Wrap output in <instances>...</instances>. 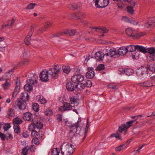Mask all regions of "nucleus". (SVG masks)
Instances as JSON below:
<instances>
[{"mask_svg":"<svg viewBox=\"0 0 155 155\" xmlns=\"http://www.w3.org/2000/svg\"><path fill=\"white\" fill-rule=\"evenodd\" d=\"M60 69L59 65H54L53 68L50 69L48 71L43 70L39 75L40 79L43 82H46L49 80L48 75L52 79H55L58 78Z\"/></svg>","mask_w":155,"mask_h":155,"instance_id":"obj_1","label":"nucleus"},{"mask_svg":"<svg viewBox=\"0 0 155 155\" xmlns=\"http://www.w3.org/2000/svg\"><path fill=\"white\" fill-rule=\"evenodd\" d=\"M29 98V96L26 92H22L21 93L20 98L16 101V103L17 105L20 109L24 110L26 106V102Z\"/></svg>","mask_w":155,"mask_h":155,"instance_id":"obj_2","label":"nucleus"},{"mask_svg":"<svg viewBox=\"0 0 155 155\" xmlns=\"http://www.w3.org/2000/svg\"><path fill=\"white\" fill-rule=\"evenodd\" d=\"M81 121V118L79 117L76 123L69 126L70 132L69 135L71 137L81 135V128L79 127V123Z\"/></svg>","mask_w":155,"mask_h":155,"instance_id":"obj_3","label":"nucleus"},{"mask_svg":"<svg viewBox=\"0 0 155 155\" xmlns=\"http://www.w3.org/2000/svg\"><path fill=\"white\" fill-rule=\"evenodd\" d=\"M74 146L71 144H67L64 148L61 149V153L63 155H71L74 152Z\"/></svg>","mask_w":155,"mask_h":155,"instance_id":"obj_4","label":"nucleus"},{"mask_svg":"<svg viewBox=\"0 0 155 155\" xmlns=\"http://www.w3.org/2000/svg\"><path fill=\"white\" fill-rule=\"evenodd\" d=\"M109 2V0H96L94 1L96 8H103L106 7Z\"/></svg>","mask_w":155,"mask_h":155,"instance_id":"obj_5","label":"nucleus"},{"mask_svg":"<svg viewBox=\"0 0 155 155\" xmlns=\"http://www.w3.org/2000/svg\"><path fill=\"white\" fill-rule=\"evenodd\" d=\"M138 85L140 86L146 87H149L153 85H155V77H152L151 78V80L146 81L139 83Z\"/></svg>","mask_w":155,"mask_h":155,"instance_id":"obj_6","label":"nucleus"},{"mask_svg":"<svg viewBox=\"0 0 155 155\" xmlns=\"http://www.w3.org/2000/svg\"><path fill=\"white\" fill-rule=\"evenodd\" d=\"M15 79L16 80V86L12 97V100L16 98L20 89V83L19 81L18 80V78H16Z\"/></svg>","mask_w":155,"mask_h":155,"instance_id":"obj_7","label":"nucleus"},{"mask_svg":"<svg viewBox=\"0 0 155 155\" xmlns=\"http://www.w3.org/2000/svg\"><path fill=\"white\" fill-rule=\"evenodd\" d=\"M135 121L134 120H131L127 122L126 124H122L119 127L118 131L120 132H122L123 131L126 130L132 125L133 123Z\"/></svg>","mask_w":155,"mask_h":155,"instance_id":"obj_8","label":"nucleus"},{"mask_svg":"<svg viewBox=\"0 0 155 155\" xmlns=\"http://www.w3.org/2000/svg\"><path fill=\"white\" fill-rule=\"evenodd\" d=\"M84 77V76L78 74L73 76L71 78L72 81L75 83H81L80 82L83 81Z\"/></svg>","mask_w":155,"mask_h":155,"instance_id":"obj_9","label":"nucleus"},{"mask_svg":"<svg viewBox=\"0 0 155 155\" xmlns=\"http://www.w3.org/2000/svg\"><path fill=\"white\" fill-rule=\"evenodd\" d=\"M144 26L147 28H152L155 27V19L153 18H150L147 22L145 24Z\"/></svg>","mask_w":155,"mask_h":155,"instance_id":"obj_10","label":"nucleus"},{"mask_svg":"<svg viewBox=\"0 0 155 155\" xmlns=\"http://www.w3.org/2000/svg\"><path fill=\"white\" fill-rule=\"evenodd\" d=\"M94 68H89L88 71L86 74V76L87 78L90 79L92 78L94 76L95 73L94 71Z\"/></svg>","mask_w":155,"mask_h":155,"instance_id":"obj_11","label":"nucleus"},{"mask_svg":"<svg viewBox=\"0 0 155 155\" xmlns=\"http://www.w3.org/2000/svg\"><path fill=\"white\" fill-rule=\"evenodd\" d=\"M72 106L69 103L65 102L62 107H60L59 109V110L61 112L62 111L63 109L64 111L69 110L71 109Z\"/></svg>","mask_w":155,"mask_h":155,"instance_id":"obj_12","label":"nucleus"},{"mask_svg":"<svg viewBox=\"0 0 155 155\" xmlns=\"http://www.w3.org/2000/svg\"><path fill=\"white\" fill-rule=\"evenodd\" d=\"M32 27L31 26V28ZM33 31L34 30L33 29L31 28L30 31L28 35L25 38V42L27 45H29L30 44V41L31 39V36L32 34V33L33 32Z\"/></svg>","mask_w":155,"mask_h":155,"instance_id":"obj_13","label":"nucleus"},{"mask_svg":"<svg viewBox=\"0 0 155 155\" xmlns=\"http://www.w3.org/2000/svg\"><path fill=\"white\" fill-rule=\"evenodd\" d=\"M119 71L122 74H125L126 75L130 76L134 72L133 70L131 69H120Z\"/></svg>","mask_w":155,"mask_h":155,"instance_id":"obj_14","label":"nucleus"},{"mask_svg":"<svg viewBox=\"0 0 155 155\" xmlns=\"http://www.w3.org/2000/svg\"><path fill=\"white\" fill-rule=\"evenodd\" d=\"M32 114L29 112L24 113L22 117L23 119L25 120L31 121L32 119Z\"/></svg>","mask_w":155,"mask_h":155,"instance_id":"obj_15","label":"nucleus"},{"mask_svg":"<svg viewBox=\"0 0 155 155\" xmlns=\"http://www.w3.org/2000/svg\"><path fill=\"white\" fill-rule=\"evenodd\" d=\"M43 135V133L42 131L39 130L38 132L35 130L31 133V135L35 137L41 138Z\"/></svg>","mask_w":155,"mask_h":155,"instance_id":"obj_16","label":"nucleus"},{"mask_svg":"<svg viewBox=\"0 0 155 155\" xmlns=\"http://www.w3.org/2000/svg\"><path fill=\"white\" fill-rule=\"evenodd\" d=\"M96 59L99 61H101L104 57V54L101 51H98L96 52L95 54Z\"/></svg>","mask_w":155,"mask_h":155,"instance_id":"obj_17","label":"nucleus"},{"mask_svg":"<svg viewBox=\"0 0 155 155\" xmlns=\"http://www.w3.org/2000/svg\"><path fill=\"white\" fill-rule=\"evenodd\" d=\"M81 6V4L80 2H76L72 4H70L68 6L70 8H72L75 9L79 8Z\"/></svg>","mask_w":155,"mask_h":155,"instance_id":"obj_18","label":"nucleus"},{"mask_svg":"<svg viewBox=\"0 0 155 155\" xmlns=\"http://www.w3.org/2000/svg\"><path fill=\"white\" fill-rule=\"evenodd\" d=\"M84 85L82 83H78L75 86V89L76 91H81L84 88Z\"/></svg>","mask_w":155,"mask_h":155,"instance_id":"obj_19","label":"nucleus"},{"mask_svg":"<svg viewBox=\"0 0 155 155\" xmlns=\"http://www.w3.org/2000/svg\"><path fill=\"white\" fill-rule=\"evenodd\" d=\"M118 53L119 55H124L127 52V48L124 47H122L120 48L117 50Z\"/></svg>","mask_w":155,"mask_h":155,"instance_id":"obj_20","label":"nucleus"},{"mask_svg":"<svg viewBox=\"0 0 155 155\" xmlns=\"http://www.w3.org/2000/svg\"><path fill=\"white\" fill-rule=\"evenodd\" d=\"M36 118H35L34 119L35 121V128L38 129V130L41 129L43 126V124L40 121H38V120H36Z\"/></svg>","mask_w":155,"mask_h":155,"instance_id":"obj_21","label":"nucleus"},{"mask_svg":"<svg viewBox=\"0 0 155 155\" xmlns=\"http://www.w3.org/2000/svg\"><path fill=\"white\" fill-rule=\"evenodd\" d=\"M66 87L67 90L70 91H72L75 88L74 84L71 82H69L67 83Z\"/></svg>","mask_w":155,"mask_h":155,"instance_id":"obj_22","label":"nucleus"},{"mask_svg":"<svg viewBox=\"0 0 155 155\" xmlns=\"http://www.w3.org/2000/svg\"><path fill=\"white\" fill-rule=\"evenodd\" d=\"M63 34H68L70 35H73L75 34V31L73 29H68L65 30L63 31Z\"/></svg>","mask_w":155,"mask_h":155,"instance_id":"obj_23","label":"nucleus"},{"mask_svg":"<svg viewBox=\"0 0 155 155\" xmlns=\"http://www.w3.org/2000/svg\"><path fill=\"white\" fill-rule=\"evenodd\" d=\"M118 1L117 6L119 9H122L127 7V5L124 2L120 1H118Z\"/></svg>","mask_w":155,"mask_h":155,"instance_id":"obj_24","label":"nucleus"},{"mask_svg":"<svg viewBox=\"0 0 155 155\" xmlns=\"http://www.w3.org/2000/svg\"><path fill=\"white\" fill-rule=\"evenodd\" d=\"M139 72H141V75L144 77H146L147 75H148V69L146 68H141Z\"/></svg>","mask_w":155,"mask_h":155,"instance_id":"obj_25","label":"nucleus"},{"mask_svg":"<svg viewBox=\"0 0 155 155\" xmlns=\"http://www.w3.org/2000/svg\"><path fill=\"white\" fill-rule=\"evenodd\" d=\"M22 122V121L21 119L18 117L14 118L13 120L14 125H19V124H21Z\"/></svg>","mask_w":155,"mask_h":155,"instance_id":"obj_26","label":"nucleus"},{"mask_svg":"<svg viewBox=\"0 0 155 155\" xmlns=\"http://www.w3.org/2000/svg\"><path fill=\"white\" fill-rule=\"evenodd\" d=\"M28 79H30L33 81H37L38 76L35 73H31L28 76Z\"/></svg>","mask_w":155,"mask_h":155,"instance_id":"obj_27","label":"nucleus"},{"mask_svg":"<svg viewBox=\"0 0 155 155\" xmlns=\"http://www.w3.org/2000/svg\"><path fill=\"white\" fill-rule=\"evenodd\" d=\"M127 51L133 52L136 50V45H130L127 46L126 47Z\"/></svg>","mask_w":155,"mask_h":155,"instance_id":"obj_28","label":"nucleus"},{"mask_svg":"<svg viewBox=\"0 0 155 155\" xmlns=\"http://www.w3.org/2000/svg\"><path fill=\"white\" fill-rule=\"evenodd\" d=\"M146 33L144 32H140L135 34H134L133 37L138 39L145 35Z\"/></svg>","mask_w":155,"mask_h":155,"instance_id":"obj_29","label":"nucleus"},{"mask_svg":"<svg viewBox=\"0 0 155 155\" xmlns=\"http://www.w3.org/2000/svg\"><path fill=\"white\" fill-rule=\"evenodd\" d=\"M37 98L38 99V101L41 104H45L47 102V101L43 96L39 95L37 96Z\"/></svg>","mask_w":155,"mask_h":155,"instance_id":"obj_30","label":"nucleus"},{"mask_svg":"<svg viewBox=\"0 0 155 155\" xmlns=\"http://www.w3.org/2000/svg\"><path fill=\"white\" fill-rule=\"evenodd\" d=\"M95 29V31L97 32H99L100 31H103L104 33H107L108 31L107 29L104 27H101L97 28H92V29Z\"/></svg>","mask_w":155,"mask_h":155,"instance_id":"obj_31","label":"nucleus"},{"mask_svg":"<svg viewBox=\"0 0 155 155\" xmlns=\"http://www.w3.org/2000/svg\"><path fill=\"white\" fill-rule=\"evenodd\" d=\"M118 54V51L114 49H110V57H114L116 55Z\"/></svg>","mask_w":155,"mask_h":155,"instance_id":"obj_32","label":"nucleus"},{"mask_svg":"<svg viewBox=\"0 0 155 155\" xmlns=\"http://www.w3.org/2000/svg\"><path fill=\"white\" fill-rule=\"evenodd\" d=\"M24 89L25 90L27 91L30 92L33 90V87L32 86L27 83L25 85L24 87Z\"/></svg>","mask_w":155,"mask_h":155,"instance_id":"obj_33","label":"nucleus"},{"mask_svg":"<svg viewBox=\"0 0 155 155\" xmlns=\"http://www.w3.org/2000/svg\"><path fill=\"white\" fill-rule=\"evenodd\" d=\"M125 31L126 33L128 36L133 37L134 33V31L132 29L130 28H127Z\"/></svg>","mask_w":155,"mask_h":155,"instance_id":"obj_34","label":"nucleus"},{"mask_svg":"<svg viewBox=\"0 0 155 155\" xmlns=\"http://www.w3.org/2000/svg\"><path fill=\"white\" fill-rule=\"evenodd\" d=\"M146 52L150 54H154L155 53V48L153 47H150L147 48Z\"/></svg>","mask_w":155,"mask_h":155,"instance_id":"obj_35","label":"nucleus"},{"mask_svg":"<svg viewBox=\"0 0 155 155\" xmlns=\"http://www.w3.org/2000/svg\"><path fill=\"white\" fill-rule=\"evenodd\" d=\"M32 122L28 126V130L30 131H31V132H32L33 131H34V129H36L34 124L35 121L34 119L32 120Z\"/></svg>","mask_w":155,"mask_h":155,"instance_id":"obj_36","label":"nucleus"},{"mask_svg":"<svg viewBox=\"0 0 155 155\" xmlns=\"http://www.w3.org/2000/svg\"><path fill=\"white\" fill-rule=\"evenodd\" d=\"M77 18L80 19L84 18L86 15L84 13L81 12H76Z\"/></svg>","mask_w":155,"mask_h":155,"instance_id":"obj_37","label":"nucleus"},{"mask_svg":"<svg viewBox=\"0 0 155 155\" xmlns=\"http://www.w3.org/2000/svg\"><path fill=\"white\" fill-rule=\"evenodd\" d=\"M136 50L144 53H146L147 51V49H146L144 47L138 45H136Z\"/></svg>","mask_w":155,"mask_h":155,"instance_id":"obj_38","label":"nucleus"},{"mask_svg":"<svg viewBox=\"0 0 155 155\" xmlns=\"http://www.w3.org/2000/svg\"><path fill=\"white\" fill-rule=\"evenodd\" d=\"M10 86V80L6 79L5 83L3 84V87L4 89L8 88Z\"/></svg>","mask_w":155,"mask_h":155,"instance_id":"obj_39","label":"nucleus"},{"mask_svg":"<svg viewBox=\"0 0 155 155\" xmlns=\"http://www.w3.org/2000/svg\"><path fill=\"white\" fill-rule=\"evenodd\" d=\"M63 72L66 74H68L70 72L71 69L69 66H63L62 67Z\"/></svg>","mask_w":155,"mask_h":155,"instance_id":"obj_40","label":"nucleus"},{"mask_svg":"<svg viewBox=\"0 0 155 155\" xmlns=\"http://www.w3.org/2000/svg\"><path fill=\"white\" fill-rule=\"evenodd\" d=\"M33 109L35 112H38L39 110V107L38 104L37 103H34L32 104Z\"/></svg>","mask_w":155,"mask_h":155,"instance_id":"obj_41","label":"nucleus"},{"mask_svg":"<svg viewBox=\"0 0 155 155\" xmlns=\"http://www.w3.org/2000/svg\"><path fill=\"white\" fill-rule=\"evenodd\" d=\"M110 58L109 54L107 53L105 54H104V57H103V59L106 62H108L110 61Z\"/></svg>","mask_w":155,"mask_h":155,"instance_id":"obj_42","label":"nucleus"},{"mask_svg":"<svg viewBox=\"0 0 155 155\" xmlns=\"http://www.w3.org/2000/svg\"><path fill=\"white\" fill-rule=\"evenodd\" d=\"M89 126V120L88 119V118L87 120V124H86V125L85 130V134H84V138L83 140H84L85 139V137L86 136V134L88 131Z\"/></svg>","mask_w":155,"mask_h":155,"instance_id":"obj_43","label":"nucleus"},{"mask_svg":"<svg viewBox=\"0 0 155 155\" xmlns=\"http://www.w3.org/2000/svg\"><path fill=\"white\" fill-rule=\"evenodd\" d=\"M26 82L28 84H29L33 86L37 84V81H33V80H31V79H27L26 81Z\"/></svg>","mask_w":155,"mask_h":155,"instance_id":"obj_44","label":"nucleus"},{"mask_svg":"<svg viewBox=\"0 0 155 155\" xmlns=\"http://www.w3.org/2000/svg\"><path fill=\"white\" fill-rule=\"evenodd\" d=\"M13 128L15 133L19 134L20 132V129L19 125H14Z\"/></svg>","mask_w":155,"mask_h":155,"instance_id":"obj_45","label":"nucleus"},{"mask_svg":"<svg viewBox=\"0 0 155 155\" xmlns=\"http://www.w3.org/2000/svg\"><path fill=\"white\" fill-rule=\"evenodd\" d=\"M126 147V146H125V144H123L120 145L118 147H117L115 148V150L117 151H120L123 150L124 147Z\"/></svg>","mask_w":155,"mask_h":155,"instance_id":"obj_46","label":"nucleus"},{"mask_svg":"<svg viewBox=\"0 0 155 155\" xmlns=\"http://www.w3.org/2000/svg\"><path fill=\"white\" fill-rule=\"evenodd\" d=\"M36 4L34 3H31L29 4L26 7L27 9H33L36 5Z\"/></svg>","mask_w":155,"mask_h":155,"instance_id":"obj_47","label":"nucleus"},{"mask_svg":"<svg viewBox=\"0 0 155 155\" xmlns=\"http://www.w3.org/2000/svg\"><path fill=\"white\" fill-rule=\"evenodd\" d=\"M29 147L27 146L23 148L22 152V153L23 155H27L28 150H29Z\"/></svg>","mask_w":155,"mask_h":155,"instance_id":"obj_48","label":"nucleus"},{"mask_svg":"<svg viewBox=\"0 0 155 155\" xmlns=\"http://www.w3.org/2000/svg\"><path fill=\"white\" fill-rule=\"evenodd\" d=\"M84 87H90L92 85V83L91 81L90 80H87L85 84H84Z\"/></svg>","mask_w":155,"mask_h":155,"instance_id":"obj_49","label":"nucleus"},{"mask_svg":"<svg viewBox=\"0 0 155 155\" xmlns=\"http://www.w3.org/2000/svg\"><path fill=\"white\" fill-rule=\"evenodd\" d=\"M63 35V32H61L59 33H58L56 34H54L52 35L50 37L51 38H54V37H60V36H62Z\"/></svg>","mask_w":155,"mask_h":155,"instance_id":"obj_50","label":"nucleus"},{"mask_svg":"<svg viewBox=\"0 0 155 155\" xmlns=\"http://www.w3.org/2000/svg\"><path fill=\"white\" fill-rule=\"evenodd\" d=\"M105 68V66L104 64H100L97 66L96 69L97 70L101 71L104 70Z\"/></svg>","mask_w":155,"mask_h":155,"instance_id":"obj_51","label":"nucleus"},{"mask_svg":"<svg viewBox=\"0 0 155 155\" xmlns=\"http://www.w3.org/2000/svg\"><path fill=\"white\" fill-rule=\"evenodd\" d=\"M109 88H112L113 89H116L118 88V87L115 84L111 83L108 85Z\"/></svg>","mask_w":155,"mask_h":155,"instance_id":"obj_52","label":"nucleus"},{"mask_svg":"<svg viewBox=\"0 0 155 155\" xmlns=\"http://www.w3.org/2000/svg\"><path fill=\"white\" fill-rule=\"evenodd\" d=\"M41 138L35 137L33 138L32 140V142H33L36 145H38L39 144V142L38 140V138L40 139Z\"/></svg>","mask_w":155,"mask_h":155,"instance_id":"obj_53","label":"nucleus"},{"mask_svg":"<svg viewBox=\"0 0 155 155\" xmlns=\"http://www.w3.org/2000/svg\"><path fill=\"white\" fill-rule=\"evenodd\" d=\"M45 114L46 115L49 116H51L53 114L52 111L49 109L45 112Z\"/></svg>","mask_w":155,"mask_h":155,"instance_id":"obj_54","label":"nucleus"},{"mask_svg":"<svg viewBox=\"0 0 155 155\" xmlns=\"http://www.w3.org/2000/svg\"><path fill=\"white\" fill-rule=\"evenodd\" d=\"M51 152L52 155H58L59 153V152L56 148L53 149Z\"/></svg>","mask_w":155,"mask_h":155,"instance_id":"obj_55","label":"nucleus"},{"mask_svg":"<svg viewBox=\"0 0 155 155\" xmlns=\"http://www.w3.org/2000/svg\"><path fill=\"white\" fill-rule=\"evenodd\" d=\"M10 128V123L5 124L3 126V129L4 131H7Z\"/></svg>","mask_w":155,"mask_h":155,"instance_id":"obj_56","label":"nucleus"},{"mask_svg":"<svg viewBox=\"0 0 155 155\" xmlns=\"http://www.w3.org/2000/svg\"><path fill=\"white\" fill-rule=\"evenodd\" d=\"M9 72H10L9 71H8V73H5L4 74V75L3 76V78L5 80H6V79L9 80V77L10 76Z\"/></svg>","mask_w":155,"mask_h":155,"instance_id":"obj_57","label":"nucleus"},{"mask_svg":"<svg viewBox=\"0 0 155 155\" xmlns=\"http://www.w3.org/2000/svg\"><path fill=\"white\" fill-rule=\"evenodd\" d=\"M52 25V23L51 22H47L45 23V26L46 28H49Z\"/></svg>","mask_w":155,"mask_h":155,"instance_id":"obj_58","label":"nucleus"},{"mask_svg":"<svg viewBox=\"0 0 155 155\" xmlns=\"http://www.w3.org/2000/svg\"><path fill=\"white\" fill-rule=\"evenodd\" d=\"M127 11L130 14H132L133 13L134 10L133 8L131 6H128L127 7Z\"/></svg>","mask_w":155,"mask_h":155,"instance_id":"obj_59","label":"nucleus"},{"mask_svg":"<svg viewBox=\"0 0 155 155\" xmlns=\"http://www.w3.org/2000/svg\"><path fill=\"white\" fill-rule=\"evenodd\" d=\"M152 55L148 56L147 57V58L149 60H155V56L154 54H151Z\"/></svg>","mask_w":155,"mask_h":155,"instance_id":"obj_60","label":"nucleus"},{"mask_svg":"<svg viewBox=\"0 0 155 155\" xmlns=\"http://www.w3.org/2000/svg\"><path fill=\"white\" fill-rule=\"evenodd\" d=\"M121 20L126 22H130V19L126 16H123L121 18Z\"/></svg>","mask_w":155,"mask_h":155,"instance_id":"obj_61","label":"nucleus"},{"mask_svg":"<svg viewBox=\"0 0 155 155\" xmlns=\"http://www.w3.org/2000/svg\"><path fill=\"white\" fill-rule=\"evenodd\" d=\"M76 100V99L73 97H71L70 98V102L71 104L75 103Z\"/></svg>","mask_w":155,"mask_h":155,"instance_id":"obj_62","label":"nucleus"},{"mask_svg":"<svg viewBox=\"0 0 155 155\" xmlns=\"http://www.w3.org/2000/svg\"><path fill=\"white\" fill-rule=\"evenodd\" d=\"M46 28L44 26V27H42L41 28L39 29L38 32L39 33H41L45 31L46 29Z\"/></svg>","mask_w":155,"mask_h":155,"instance_id":"obj_63","label":"nucleus"},{"mask_svg":"<svg viewBox=\"0 0 155 155\" xmlns=\"http://www.w3.org/2000/svg\"><path fill=\"white\" fill-rule=\"evenodd\" d=\"M0 137L3 140H5L6 138V137L4 134L0 132Z\"/></svg>","mask_w":155,"mask_h":155,"instance_id":"obj_64","label":"nucleus"}]
</instances>
